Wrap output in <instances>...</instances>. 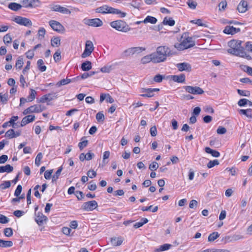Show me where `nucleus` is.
<instances>
[{
  "mask_svg": "<svg viewBox=\"0 0 252 252\" xmlns=\"http://www.w3.org/2000/svg\"><path fill=\"white\" fill-rule=\"evenodd\" d=\"M241 41L232 40L228 42V45L230 47L227 52L232 55L244 57L246 52L243 47L241 46Z\"/></svg>",
  "mask_w": 252,
  "mask_h": 252,
  "instance_id": "nucleus-1",
  "label": "nucleus"
},
{
  "mask_svg": "<svg viewBox=\"0 0 252 252\" xmlns=\"http://www.w3.org/2000/svg\"><path fill=\"white\" fill-rule=\"evenodd\" d=\"M182 38L183 39L181 42L177 45H175V47L179 50L188 49L195 45L194 41L192 40L191 37L189 36V33H184L182 36Z\"/></svg>",
  "mask_w": 252,
  "mask_h": 252,
  "instance_id": "nucleus-2",
  "label": "nucleus"
},
{
  "mask_svg": "<svg viewBox=\"0 0 252 252\" xmlns=\"http://www.w3.org/2000/svg\"><path fill=\"white\" fill-rule=\"evenodd\" d=\"M110 25L113 28L122 32H126L130 30L128 25L122 20H116L111 22Z\"/></svg>",
  "mask_w": 252,
  "mask_h": 252,
  "instance_id": "nucleus-3",
  "label": "nucleus"
},
{
  "mask_svg": "<svg viewBox=\"0 0 252 252\" xmlns=\"http://www.w3.org/2000/svg\"><path fill=\"white\" fill-rule=\"evenodd\" d=\"M82 22L89 26L93 27H99L102 26L103 22L99 18L87 19L85 18L82 20Z\"/></svg>",
  "mask_w": 252,
  "mask_h": 252,
  "instance_id": "nucleus-4",
  "label": "nucleus"
},
{
  "mask_svg": "<svg viewBox=\"0 0 252 252\" xmlns=\"http://www.w3.org/2000/svg\"><path fill=\"white\" fill-rule=\"evenodd\" d=\"M156 52L166 60L167 57L172 55L170 49L166 46L158 47Z\"/></svg>",
  "mask_w": 252,
  "mask_h": 252,
  "instance_id": "nucleus-5",
  "label": "nucleus"
},
{
  "mask_svg": "<svg viewBox=\"0 0 252 252\" xmlns=\"http://www.w3.org/2000/svg\"><path fill=\"white\" fill-rule=\"evenodd\" d=\"M98 206L97 202L95 200L89 201L84 203L81 206V208L85 211H92L96 209Z\"/></svg>",
  "mask_w": 252,
  "mask_h": 252,
  "instance_id": "nucleus-6",
  "label": "nucleus"
},
{
  "mask_svg": "<svg viewBox=\"0 0 252 252\" xmlns=\"http://www.w3.org/2000/svg\"><path fill=\"white\" fill-rule=\"evenodd\" d=\"M94 47L93 42L90 40H87L85 44V48L84 52L82 54L81 57L85 58L89 56L94 51Z\"/></svg>",
  "mask_w": 252,
  "mask_h": 252,
  "instance_id": "nucleus-7",
  "label": "nucleus"
},
{
  "mask_svg": "<svg viewBox=\"0 0 252 252\" xmlns=\"http://www.w3.org/2000/svg\"><path fill=\"white\" fill-rule=\"evenodd\" d=\"M183 88L187 92L193 94H201L204 92L201 88L198 86H186Z\"/></svg>",
  "mask_w": 252,
  "mask_h": 252,
  "instance_id": "nucleus-8",
  "label": "nucleus"
},
{
  "mask_svg": "<svg viewBox=\"0 0 252 252\" xmlns=\"http://www.w3.org/2000/svg\"><path fill=\"white\" fill-rule=\"evenodd\" d=\"M23 6L26 8H32L38 7L41 4L39 0H22Z\"/></svg>",
  "mask_w": 252,
  "mask_h": 252,
  "instance_id": "nucleus-9",
  "label": "nucleus"
},
{
  "mask_svg": "<svg viewBox=\"0 0 252 252\" xmlns=\"http://www.w3.org/2000/svg\"><path fill=\"white\" fill-rule=\"evenodd\" d=\"M14 21L16 23L26 27H31L32 22L28 18L17 16L15 17Z\"/></svg>",
  "mask_w": 252,
  "mask_h": 252,
  "instance_id": "nucleus-10",
  "label": "nucleus"
},
{
  "mask_svg": "<svg viewBox=\"0 0 252 252\" xmlns=\"http://www.w3.org/2000/svg\"><path fill=\"white\" fill-rule=\"evenodd\" d=\"M146 50L145 48L142 47H135L128 48L126 50L124 53L125 56H129L134 54H138Z\"/></svg>",
  "mask_w": 252,
  "mask_h": 252,
  "instance_id": "nucleus-11",
  "label": "nucleus"
},
{
  "mask_svg": "<svg viewBox=\"0 0 252 252\" xmlns=\"http://www.w3.org/2000/svg\"><path fill=\"white\" fill-rule=\"evenodd\" d=\"M159 89L158 88H141L140 90L141 93H143L140 94V96L143 97H151L154 95V93L155 92H158Z\"/></svg>",
  "mask_w": 252,
  "mask_h": 252,
  "instance_id": "nucleus-12",
  "label": "nucleus"
},
{
  "mask_svg": "<svg viewBox=\"0 0 252 252\" xmlns=\"http://www.w3.org/2000/svg\"><path fill=\"white\" fill-rule=\"evenodd\" d=\"M114 8L107 5H104L98 7L95 9L96 13L105 14H113Z\"/></svg>",
  "mask_w": 252,
  "mask_h": 252,
  "instance_id": "nucleus-13",
  "label": "nucleus"
},
{
  "mask_svg": "<svg viewBox=\"0 0 252 252\" xmlns=\"http://www.w3.org/2000/svg\"><path fill=\"white\" fill-rule=\"evenodd\" d=\"M52 11L58 12L64 14H70L71 11L66 7L61 6L60 5H54L52 7Z\"/></svg>",
  "mask_w": 252,
  "mask_h": 252,
  "instance_id": "nucleus-14",
  "label": "nucleus"
},
{
  "mask_svg": "<svg viewBox=\"0 0 252 252\" xmlns=\"http://www.w3.org/2000/svg\"><path fill=\"white\" fill-rule=\"evenodd\" d=\"M176 67L180 71H186L190 72L191 70V65L188 63H179L176 64Z\"/></svg>",
  "mask_w": 252,
  "mask_h": 252,
  "instance_id": "nucleus-15",
  "label": "nucleus"
},
{
  "mask_svg": "<svg viewBox=\"0 0 252 252\" xmlns=\"http://www.w3.org/2000/svg\"><path fill=\"white\" fill-rule=\"evenodd\" d=\"M49 25L53 30L58 32L62 31L64 29L60 23L55 20H51L49 22Z\"/></svg>",
  "mask_w": 252,
  "mask_h": 252,
  "instance_id": "nucleus-16",
  "label": "nucleus"
},
{
  "mask_svg": "<svg viewBox=\"0 0 252 252\" xmlns=\"http://www.w3.org/2000/svg\"><path fill=\"white\" fill-rule=\"evenodd\" d=\"M223 32L225 34L233 35L240 32V28H236L231 26H227L223 30Z\"/></svg>",
  "mask_w": 252,
  "mask_h": 252,
  "instance_id": "nucleus-17",
  "label": "nucleus"
},
{
  "mask_svg": "<svg viewBox=\"0 0 252 252\" xmlns=\"http://www.w3.org/2000/svg\"><path fill=\"white\" fill-rule=\"evenodd\" d=\"M47 220V217L44 216L42 213L38 212L37 214H35V220L38 225H40L42 224L43 222Z\"/></svg>",
  "mask_w": 252,
  "mask_h": 252,
  "instance_id": "nucleus-18",
  "label": "nucleus"
},
{
  "mask_svg": "<svg viewBox=\"0 0 252 252\" xmlns=\"http://www.w3.org/2000/svg\"><path fill=\"white\" fill-rule=\"evenodd\" d=\"M35 116L32 115H30L25 116L22 120L20 126H26L27 124L34 121L35 120Z\"/></svg>",
  "mask_w": 252,
  "mask_h": 252,
  "instance_id": "nucleus-19",
  "label": "nucleus"
},
{
  "mask_svg": "<svg viewBox=\"0 0 252 252\" xmlns=\"http://www.w3.org/2000/svg\"><path fill=\"white\" fill-rule=\"evenodd\" d=\"M94 157V154L91 152V151H89L86 154L81 153L80 154V160L83 161L85 160H90Z\"/></svg>",
  "mask_w": 252,
  "mask_h": 252,
  "instance_id": "nucleus-20",
  "label": "nucleus"
},
{
  "mask_svg": "<svg viewBox=\"0 0 252 252\" xmlns=\"http://www.w3.org/2000/svg\"><path fill=\"white\" fill-rule=\"evenodd\" d=\"M151 56H152L153 63H155L163 62L166 60V59L158 54L156 52L152 53Z\"/></svg>",
  "mask_w": 252,
  "mask_h": 252,
  "instance_id": "nucleus-21",
  "label": "nucleus"
},
{
  "mask_svg": "<svg viewBox=\"0 0 252 252\" xmlns=\"http://www.w3.org/2000/svg\"><path fill=\"white\" fill-rule=\"evenodd\" d=\"M247 6V2L245 0H242L238 4L237 9L239 12L244 13L248 10Z\"/></svg>",
  "mask_w": 252,
  "mask_h": 252,
  "instance_id": "nucleus-22",
  "label": "nucleus"
},
{
  "mask_svg": "<svg viewBox=\"0 0 252 252\" xmlns=\"http://www.w3.org/2000/svg\"><path fill=\"white\" fill-rule=\"evenodd\" d=\"M81 68L84 71H89L92 68V63L89 61H85L82 63Z\"/></svg>",
  "mask_w": 252,
  "mask_h": 252,
  "instance_id": "nucleus-23",
  "label": "nucleus"
},
{
  "mask_svg": "<svg viewBox=\"0 0 252 252\" xmlns=\"http://www.w3.org/2000/svg\"><path fill=\"white\" fill-rule=\"evenodd\" d=\"M171 78L174 82L184 83L185 81L186 77L184 74H181L180 75H172Z\"/></svg>",
  "mask_w": 252,
  "mask_h": 252,
  "instance_id": "nucleus-24",
  "label": "nucleus"
},
{
  "mask_svg": "<svg viewBox=\"0 0 252 252\" xmlns=\"http://www.w3.org/2000/svg\"><path fill=\"white\" fill-rule=\"evenodd\" d=\"M13 170V167L10 164H7L5 166H0V173H10Z\"/></svg>",
  "mask_w": 252,
  "mask_h": 252,
  "instance_id": "nucleus-25",
  "label": "nucleus"
},
{
  "mask_svg": "<svg viewBox=\"0 0 252 252\" xmlns=\"http://www.w3.org/2000/svg\"><path fill=\"white\" fill-rule=\"evenodd\" d=\"M23 5L16 2H11L8 4V7L12 10L16 11L20 9Z\"/></svg>",
  "mask_w": 252,
  "mask_h": 252,
  "instance_id": "nucleus-26",
  "label": "nucleus"
},
{
  "mask_svg": "<svg viewBox=\"0 0 252 252\" xmlns=\"http://www.w3.org/2000/svg\"><path fill=\"white\" fill-rule=\"evenodd\" d=\"M205 151L208 153L211 154L213 157L218 158L220 157V153L216 150H213L209 147H206L205 148Z\"/></svg>",
  "mask_w": 252,
  "mask_h": 252,
  "instance_id": "nucleus-27",
  "label": "nucleus"
},
{
  "mask_svg": "<svg viewBox=\"0 0 252 252\" xmlns=\"http://www.w3.org/2000/svg\"><path fill=\"white\" fill-rule=\"evenodd\" d=\"M18 119V117L17 116H12L8 122H5L2 125V127L6 128L9 126H12Z\"/></svg>",
  "mask_w": 252,
  "mask_h": 252,
  "instance_id": "nucleus-28",
  "label": "nucleus"
},
{
  "mask_svg": "<svg viewBox=\"0 0 252 252\" xmlns=\"http://www.w3.org/2000/svg\"><path fill=\"white\" fill-rule=\"evenodd\" d=\"M123 242V239L121 237H114L111 239V242L114 246H120Z\"/></svg>",
  "mask_w": 252,
  "mask_h": 252,
  "instance_id": "nucleus-29",
  "label": "nucleus"
},
{
  "mask_svg": "<svg viewBox=\"0 0 252 252\" xmlns=\"http://www.w3.org/2000/svg\"><path fill=\"white\" fill-rule=\"evenodd\" d=\"M142 4L141 0H132L129 5L134 8L139 9Z\"/></svg>",
  "mask_w": 252,
  "mask_h": 252,
  "instance_id": "nucleus-30",
  "label": "nucleus"
},
{
  "mask_svg": "<svg viewBox=\"0 0 252 252\" xmlns=\"http://www.w3.org/2000/svg\"><path fill=\"white\" fill-rule=\"evenodd\" d=\"M13 246V242L11 241H4L0 239V247L2 248H9Z\"/></svg>",
  "mask_w": 252,
  "mask_h": 252,
  "instance_id": "nucleus-31",
  "label": "nucleus"
},
{
  "mask_svg": "<svg viewBox=\"0 0 252 252\" xmlns=\"http://www.w3.org/2000/svg\"><path fill=\"white\" fill-rule=\"evenodd\" d=\"M171 245L168 244H165L162 245H161L159 248L155 250L156 252H163L166 250H168L170 249L171 247Z\"/></svg>",
  "mask_w": 252,
  "mask_h": 252,
  "instance_id": "nucleus-32",
  "label": "nucleus"
},
{
  "mask_svg": "<svg viewBox=\"0 0 252 252\" xmlns=\"http://www.w3.org/2000/svg\"><path fill=\"white\" fill-rule=\"evenodd\" d=\"M157 22V19L153 16H148L143 21L144 23H150L151 24H156Z\"/></svg>",
  "mask_w": 252,
  "mask_h": 252,
  "instance_id": "nucleus-33",
  "label": "nucleus"
},
{
  "mask_svg": "<svg viewBox=\"0 0 252 252\" xmlns=\"http://www.w3.org/2000/svg\"><path fill=\"white\" fill-rule=\"evenodd\" d=\"M251 111H252L251 109H248L246 110L240 109L239 111L240 114L244 115L249 118H252V114L251 113Z\"/></svg>",
  "mask_w": 252,
  "mask_h": 252,
  "instance_id": "nucleus-34",
  "label": "nucleus"
},
{
  "mask_svg": "<svg viewBox=\"0 0 252 252\" xmlns=\"http://www.w3.org/2000/svg\"><path fill=\"white\" fill-rule=\"evenodd\" d=\"M150 62H153V59L152 56H151V54L150 55L144 56L141 60V62L143 64H146L150 63Z\"/></svg>",
  "mask_w": 252,
  "mask_h": 252,
  "instance_id": "nucleus-35",
  "label": "nucleus"
},
{
  "mask_svg": "<svg viewBox=\"0 0 252 252\" xmlns=\"http://www.w3.org/2000/svg\"><path fill=\"white\" fill-rule=\"evenodd\" d=\"M29 108V110L30 112V113H40L41 112V109L40 108V106L38 105H34L32 106H31Z\"/></svg>",
  "mask_w": 252,
  "mask_h": 252,
  "instance_id": "nucleus-36",
  "label": "nucleus"
},
{
  "mask_svg": "<svg viewBox=\"0 0 252 252\" xmlns=\"http://www.w3.org/2000/svg\"><path fill=\"white\" fill-rule=\"evenodd\" d=\"M148 222V220L146 218H142L140 222L135 223L134 224V227L135 228H138L142 226L144 224H146Z\"/></svg>",
  "mask_w": 252,
  "mask_h": 252,
  "instance_id": "nucleus-37",
  "label": "nucleus"
},
{
  "mask_svg": "<svg viewBox=\"0 0 252 252\" xmlns=\"http://www.w3.org/2000/svg\"><path fill=\"white\" fill-rule=\"evenodd\" d=\"M220 236V234L218 232H214L210 234L208 238V241L209 242H213L216 239H217Z\"/></svg>",
  "mask_w": 252,
  "mask_h": 252,
  "instance_id": "nucleus-38",
  "label": "nucleus"
},
{
  "mask_svg": "<svg viewBox=\"0 0 252 252\" xmlns=\"http://www.w3.org/2000/svg\"><path fill=\"white\" fill-rule=\"evenodd\" d=\"M44 62L42 59H39L37 62V65L39 69L41 72H44L46 70V66L43 65Z\"/></svg>",
  "mask_w": 252,
  "mask_h": 252,
  "instance_id": "nucleus-39",
  "label": "nucleus"
},
{
  "mask_svg": "<svg viewBox=\"0 0 252 252\" xmlns=\"http://www.w3.org/2000/svg\"><path fill=\"white\" fill-rule=\"evenodd\" d=\"M24 64L23 58L22 56L18 57L17 61L16 62L15 67L17 69H20L22 67Z\"/></svg>",
  "mask_w": 252,
  "mask_h": 252,
  "instance_id": "nucleus-40",
  "label": "nucleus"
},
{
  "mask_svg": "<svg viewBox=\"0 0 252 252\" xmlns=\"http://www.w3.org/2000/svg\"><path fill=\"white\" fill-rule=\"evenodd\" d=\"M162 23L164 25H167L170 26H173L175 25V21L173 19H172V18H170L169 19H167V17H165L164 18L162 22Z\"/></svg>",
  "mask_w": 252,
  "mask_h": 252,
  "instance_id": "nucleus-41",
  "label": "nucleus"
},
{
  "mask_svg": "<svg viewBox=\"0 0 252 252\" xmlns=\"http://www.w3.org/2000/svg\"><path fill=\"white\" fill-rule=\"evenodd\" d=\"M60 44H61V39H60V37H53L51 39V45L52 46L58 47L60 45Z\"/></svg>",
  "mask_w": 252,
  "mask_h": 252,
  "instance_id": "nucleus-42",
  "label": "nucleus"
},
{
  "mask_svg": "<svg viewBox=\"0 0 252 252\" xmlns=\"http://www.w3.org/2000/svg\"><path fill=\"white\" fill-rule=\"evenodd\" d=\"M81 142H80V150H82L85 148L88 144V141L86 140V137H83L81 139Z\"/></svg>",
  "mask_w": 252,
  "mask_h": 252,
  "instance_id": "nucleus-43",
  "label": "nucleus"
},
{
  "mask_svg": "<svg viewBox=\"0 0 252 252\" xmlns=\"http://www.w3.org/2000/svg\"><path fill=\"white\" fill-rule=\"evenodd\" d=\"M96 119L99 123H102L105 120V117L102 111L98 112L96 115Z\"/></svg>",
  "mask_w": 252,
  "mask_h": 252,
  "instance_id": "nucleus-44",
  "label": "nucleus"
},
{
  "mask_svg": "<svg viewBox=\"0 0 252 252\" xmlns=\"http://www.w3.org/2000/svg\"><path fill=\"white\" fill-rule=\"evenodd\" d=\"M8 94L0 93V102H1L2 104H6L8 100Z\"/></svg>",
  "mask_w": 252,
  "mask_h": 252,
  "instance_id": "nucleus-45",
  "label": "nucleus"
},
{
  "mask_svg": "<svg viewBox=\"0 0 252 252\" xmlns=\"http://www.w3.org/2000/svg\"><path fill=\"white\" fill-rule=\"evenodd\" d=\"M190 23L195 24L199 26L208 27V26L204 23L202 22V20L201 19H198L197 20H192L190 21Z\"/></svg>",
  "mask_w": 252,
  "mask_h": 252,
  "instance_id": "nucleus-46",
  "label": "nucleus"
},
{
  "mask_svg": "<svg viewBox=\"0 0 252 252\" xmlns=\"http://www.w3.org/2000/svg\"><path fill=\"white\" fill-rule=\"evenodd\" d=\"M203 252H230L228 250L208 249L203 251Z\"/></svg>",
  "mask_w": 252,
  "mask_h": 252,
  "instance_id": "nucleus-47",
  "label": "nucleus"
},
{
  "mask_svg": "<svg viewBox=\"0 0 252 252\" xmlns=\"http://www.w3.org/2000/svg\"><path fill=\"white\" fill-rule=\"evenodd\" d=\"M36 94V92L33 89H31V93L29 96L28 97V101L29 102H31L33 100L35 97V94Z\"/></svg>",
  "mask_w": 252,
  "mask_h": 252,
  "instance_id": "nucleus-48",
  "label": "nucleus"
},
{
  "mask_svg": "<svg viewBox=\"0 0 252 252\" xmlns=\"http://www.w3.org/2000/svg\"><path fill=\"white\" fill-rule=\"evenodd\" d=\"M113 14L119 15L121 18H124L126 15V12L121 11L120 10L115 8H114Z\"/></svg>",
  "mask_w": 252,
  "mask_h": 252,
  "instance_id": "nucleus-49",
  "label": "nucleus"
},
{
  "mask_svg": "<svg viewBox=\"0 0 252 252\" xmlns=\"http://www.w3.org/2000/svg\"><path fill=\"white\" fill-rule=\"evenodd\" d=\"M5 136L9 139L15 138L14 130L13 129H10L5 133Z\"/></svg>",
  "mask_w": 252,
  "mask_h": 252,
  "instance_id": "nucleus-50",
  "label": "nucleus"
},
{
  "mask_svg": "<svg viewBox=\"0 0 252 252\" xmlns=\"http://www.w3.org/2000/svg\"><path fill=\"white\" fill-rule=\"evenodd\" d=\"M71 229L68 227H63L62 228L63 233L66 235H73V232H71Z\"/></svg>",
  "mask_w": 252,
  "mask_h": 252,
  "instance_id": "nucleus-51",
  "label": "nucleus"
},
{
  "mask_svg": "<svg viewBox=\"0 0 252 252\" xmlns=\"http://www.w3.org/2000/svg\"><path fill=\"white\" fill-rule=\"evenodd\" d=\"M3 233L5 236L10 237L13 235V230L11 228H6L4 229Z\"/></svg>",
  "mask_w": 252,
  "mask_h": 252,
  "instance_id": "nucleus-52",
  "label": "nucleus"
},
{
  "mask_svg": "<svg viewBox=\"0 0 252 252\" xmlns=\"http://www.w3.org/2000/svg\"><path fill=\"white\" fill-rule=\"evenodd\" d=\"M61 51L58 50L53 55V58L55 62L60 61L61 59Z\"/></svg>",
  "mask_w": 252,
  "mask_h": 252,
  "instance_id": "nucleus-53",
  "label": "nucleus"
},
{
  "mask_svg": "<svg viewBox=\"0 0 252 252\" xmlns=\"http://www.w3.org/2000/svg\"><path fill=\"white\" fill-rule=\"evenodd\" d=\"M43 155L41 153H39L35 159V164L37 166H39L40 164V161L42 158Z\"/></svg>",
  "mask_w": 252,
  "mask_h": 252,
  "instance_id": "nucleus-54",
  "label": "nucleus"
},
{
  "mask_svg": "<svg viewBox=\"0 0 252 252\" xmlns=\"http://www.w3.org/2000/svg\"><path fill=\"white\" fill-rule=\"evenodd\" d=\"M11 186V183L9 181H4L3 183L0 185V188L1 189H5L9 188Z\"/></svg>",
  "mask_w": 252,
  "mask_h": 252,
  "instance_id": "nucleus-55",
  "label": "nucleus"
},
{
  "mask_svg": "<svg viewBox=\"0 0 252 252\" xmlns=\"http://www.w3.org/2000/svg\"><path fill=\"white\" fill-rule=\"evenodd\" d=\"M238 94L242 96H250V92L249 91L246 90H241L240 89L237 90Z\"/></svg>",
  "mask_w": 252,
  "mask_h": 252,
  "instance_id": "nucleus-56",
  "label": "nucleus"
},
{
  "mask_svg": "<svg viewBox=\"0 0 252 252\" xmlns=\"http://www.w3.org/2000/svg\"><path fill=\"white\" fill-rule=\"evenodd\" d=\"M219 164V161L218 159H215L213 160H210L207 164V167L211 168L215 165Z\"/></svg>",
  "mask_w": 252,
  "mask_h": 252,
  "instance_id": "nucleus-57",
  "label": "nucleus"
},
{
  "mask_svg": "<svg viewBox=\"0 0 252 252\" xmlns=\"http://www.w3.org/2000/svg\"><path fill=\"white\" fill-rule=\"evenodd\" d=\"M187 4L188 5L189 7L192 9H194L196 8L197 6V2L192 0H189L187 1Z\"/></svg>",
  "mask_w": 252,
  "mask_h": 252,
  "instance_id": "nucleus-58",
  "label": "nucleus"
},
{
  "mask_svg": "<svg viewBox=\"0 0 252 252\" xmlns=\"http://www.w3.org/2000/svg\"><path fill=\"white\" fill-rule=\"evenodd\" d=\"M70 82V80L69 79H67V78L63 79L61 80V81H60L59 82H58L57 83V85L58 86L60 87L62 85H64L67 84Z\"/></svg>",
  "mask_w": 252,
  "mask_h": 252,
  "instance_id": "nucleus-59",
  "label": "nucleus"
},
{
  "mask_svg": "<svg viewBox=\"0 0 252 252\" xmlns=\"http://www.w3.org/2000/svg\"><path fill=\"white\" fill-rule=\"evenodd\" d=\"M249 100L246 98H242L238 102V104L240 107H243L248 104Z\"/></svg>",
  "mask_w": 252,
  "mask_h": 252,
  "instance_id": "nucleus-60",
  "label": "nucleus"
},
{
  "mask_svg": "<svg viewBox=\"0 0 252 252\" xmlns=\"http://www.w3.org/2000/svg\"><path fill=\"white\" fill-rule=\"evenodd\" d=\"M227 6V2L224 1H222L219 4V10L220 11H223L225 10V8Z\"/></svg>",
  "mask_w": 252,
  "mask_h": 252,
  "instance_id": "nucleus-61",
  "label": "nucleus"
},
{
  "mask_svg": "<svg viewBox=\"0 0 252 252\" xmlns=\"http://www.w3.org/2000/svg\"><path fill=\"white\" fill-rule=\"evenodd\" d=\"M12 41V38L9 34H7L3 37V42L5 44L10 43Z\"/></svg>",
  "mask_w": 252,
  "mask_h": 252,
  "instance_id": "nucleus-62",
  "label": "nucleus"
},
{
  "mask_svg": "<svg viewBox=\"0 0 252 252\" xmlns=\"http://www.w3.org/2000/svg\"><path fill=\"white\" fill-rule=\"evenodd\" d=\"M164 78V76L160 74H158L155 76L154 78V80L156 82L160 83L162 82L163 79Z\"/></svg>",
  "mask_w": 252,
  "mask_h": 252,
  "instance_id": "nucleus-63",
  "label": "nucleus"
},
{
  "mask_svg": "<svg viewBox=\"0 0 252 252\" xmlns=\"http://www.w3.org/2000/svg\"><path fill=\"white\" fill-rule=\"evenodd\" d=\"M243 70L249 75L252 76V67L247 65H244L243 66Z\"/></svg>",
  "mask_w": 252,
  "mask_h": 252,
  "instance_id": "nucleus-64",
  "label": "nucleus"
}]
</instances>
